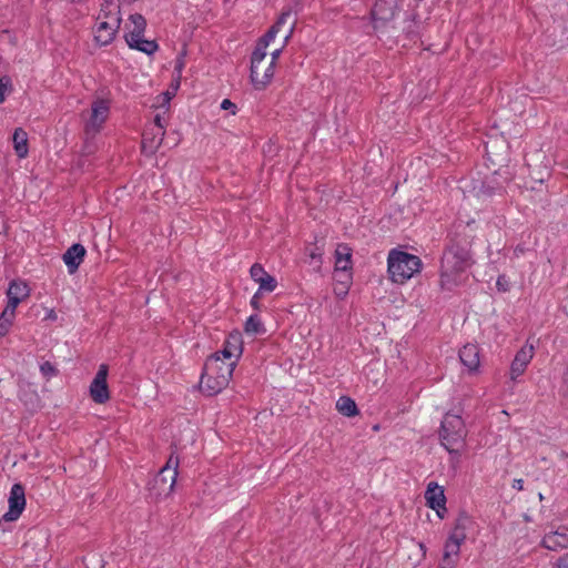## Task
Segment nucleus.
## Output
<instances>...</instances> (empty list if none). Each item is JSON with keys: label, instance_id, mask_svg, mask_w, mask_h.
Segmentation results:
<instances>
[{"label": "nucleus", "instance_id": "nucleus-43", "mask_svg": "<svg viewBox=\"0 0 568 568\" xmlns=\"http://www.w3.org/2000/svg\"><path fill=\"white\" fill-rule=\"evenodd\" d=\"M456 562H448L447 566H442L440 568H455Z\"/></svg>", "mask_w": 568, "mask_h": 568}, {"label": "nucleus", "instance_id": "nucleus-5", "mask_svg": "<svg viewBox=\"0 0 568 568\" xmlns=\"http://www.w3.org/2000/svg\"><path fill=\"white\" fill-rule=\"evenodd\" d=\"M291 17V10L282 12L276 22L267 30V32L261 37L256 43L254 51L252 52V73L253 78L257 83H265L268 80L271 72L270 68L264 70V73H260V64L264 62L266 59L267 52L266 49L272 41H274L275 37L280 32L281 28L286 23L287 19Z\"/></svg>", "mask_w": 568, "mask_h": 568}, {"label": "nucleus", "instance_id": "nucleus-41", "mask_svg": "<svg viewBox=\"0 0 568 568\" xmlns=\"http://www.w3.org/2000/svg\"><path fill=\"white\" fill-rule=\"evenodd\" d=\"M267 63L266 60L264 59V62L262 64H260V73L263 74L264 73V70L266 69L267 67Z\"/></svg>", "mask_w": 568, "mask_h": 568}, {"label": "nucleus", "instance_id": "nucleus-30", "mask_svg": "<svg viewBox=\"0 0 568 568\" xmlns=\"http://www.w3.org/2000/svg\"><path fill=\"white\" fill-rule=\"evenodd\" d=\"M466 518H458L448 539L462 545L466 539Z\"/></svg>", "mask_w": 568, "mask_h": 568}, {"label": "nucleus", "instance_id": "nucleus-35", "mask_svg": "<svg viewBox=\"0 0 568 568\" xmlns=\"http://www.w3.org/2000/svg\"><path fill=\"white\" fill-rule=\"evenodd\" d=\"M221 109L232 110V113L235 114L236 105L231 100L224 99L221 103Z\"/></svg>", "mask_w": 568, "mask_h": 568}, {"label": "nucleus", "instance_id": "nucleus-10", "mask_svg": "<svg viewBox=\"0 0 568 568\" xmlns=\"http://www.w3.org/2000/svg\"><path fill=\"white\" fill-rule=\"evenodd\" d=\"M9 509L2 516L1 520L14 521L17 520L26 508V494L24 487L21 484H14L11 487L9 499Z\"/></svg>", "mask_w": 568, "mask_h": 568}, {"label": "nucleus", "instance_id": "nucleus-16", "mask_svg": "<svg viewBox=\"0 0 568 568\" xmlns=\"http://www.w3.org/2000/svg\"><path fill=\"white\" fill-rule=\"evenodd\" d=\"M544 548L551 551H559L568 548V528L560 527L545 534L541 544Z\"/></svg>", "mask_w": 568, "mask_h": 568}, {"label": "nucleus", "instance_id": "nucleus-39", "mask_svg": "<svg viewBox=\"0 0 568 568\" xmlns=\"http://www.w3.org/2000/svg\"><path fill=\"white\" fill-rule=\"evenodd\" d=\"M40 369L44 375L54 373V367L49 362L43 363Z\"/></svg>", "mask_w": 568, "mask_h": 568}, {"label": "nucleus", "instance_id": "nucleus-22", "mask_svg": "<svg viewBox=\"0 0 568 568\" xmlns=\"http://www.w3.org/2000/svg\"><path fill=\"white\" fill-rule=\"evenodd\" d=\"M120 27L109 24L108 22L98 21V24L93 31L94 33V42L99 47H104L111 44L116 33L119 32Z\"/></svg>", "mask_w": 568, "mask_h": 568}, {"label": "nucleus", "instance_id": "nucleus-11", "mask_svg": "<svg viewBox=\"0 0 568 568\" xmlns=\"http://www.w3.org/2000/svg\"><path fill=\"white\" fill-rule=\"evenodd\" d=\"M535 346L528 342L516 353L510 364V379L516 382L527 369L529 363L534 358Z\"/></svg>", "mask_w": 568, "mask_h": 568}, {"label": "nucleus", "instance_id": "nucleus-6", "mask_svg": "<svg viewBox=\"0 0 568 568\" xmlns=\"http://www.w3.org/2000/svg\"><path fill=\"white\" fill-rule=\"evenodd\" d=\"M180 460L173 454L169 457L165 465L160 469L153 479V489H156L158 496H169L172 494L178 478Z\"/></svg>", "mask_w": 568, "mask_h": 568}, {"label": "nucleus", "instance_id": "nucleus-7", "mask_svg": "<svg viewBox=\"0 0 568 568\" xmlns=\"http://www.w3.org/2000/svg\"><path fill=\"white\" fill-rule=\"evenodd\" d=\"M352 248L346 244H338L335 250L334 277L339 284H344V294L347 293L352 280Z\"/></svg>", "mask_w": 568, "mask_h": 568}, {"label": "nucleus", "instance_id": "nucleus-44", "mask_svg": "<svg viewBox=\"0 0 568 568\" xmlns=\"http://www.w3.org/2000/svg\"><path fill=\"white\" fill-rule=\"evenodd\" d=\"M538 497H539V499H540V500H542V499H544L542 494H539V495H538Z\"/></svg>", "mask_w": 568, "mask_h": 568}, {"label": "nucleus", "instance_id": "nucleus-18", "mask_svg": "<svg viewBox=\"0 0 568 568\" xmlns=\"http://www.w3.org/2000/svg\"><path fill=\"white\" fill-rule=\"evenodd\" d=\"M459 359L469 373H476L480 366V352L476 344H466L459 351Z\"/></svg>", "mask_w": 568, "mask_h": 568}, {"label": "nucleus", "instance_id": "nucleus-9", "mask_svg": "<svg viewBox=\"0 0 568 568\" xmlns=\"http://www.w3.org/2000/svg\"><path fill=\"white\" fill-rule=\"evenodd\" d=\"M110 113V103L104 99H98L92 102L90 119L85 123V133H98Z\"/></svg>", "mask_w": 568, "mask_h": 568}, {"label": "nucleus", "instance_id": "nucleus-42", "mask_svg": "<svg viewBox=\"0 0 568 568\" xmlns=\"http://www.w3.org/2000/svg\"><path fill=\"white\" fill-rule=\"evenodd\" d=\"M341 285H342V287H341V288H338V291H337V290L335 291L337 296H344V295H345V294L343 293V291H344V284H341Z\"/></svg>", "mask_w": 568, "mask_h": 568}, {"label": "nucleus", "instance_id": "nucleus-17", "mask_svg": "<svg viewBox=\"0 0 568 568\" xmlns=\"http://www.w3.org/2000/svg\"><path fill=\"white\" fill-rule=\"evenodd\" d=\"M250 276L255 283L258 284V291L271 293L275 291L277 286L275 277L270 275L258 263H254L251 266Z\"/></svg>", "mask_w": 568, "mask_h": 568}, {"label": "nucleus", "instance_id": "nucleus-32", "mask_svg": "<svg viewBox=\"0 0 568 568\" xmlns=\"http://www.w3.org/2000/svg\"><path fill=\"white\" fill-rule=\"evenodd\" d=\"M460 546L462 545L447 539V541L445 544V549H444V558H443L444 565L443 566H447L448 562H455L454 560H450V557L458 556Z\"/></svg>", "mask_w": 568, "mask_h": 568}, {"label": "nucleus", "instance_id": "nucleus-36", "mask_svg": "<svg viewBox=\"0 0 568 568\" xmlns=\"http://www.w3.org/2000/svg\"><path fill=\"white\" fill-rule=\"evenodd\" d=\"M261 293L262 291H258L253 295V297L251 298V306L254 308V310H260V300H261Z\"/></svg>", "mask_w": 568, "mask_h": 568}, {"label": "nucleus", "instance_id": "nucleus-40", "mask_svg": "<svg viewBox=\"0 0 568 568\" xmlns=\"http://www.w3.org/2000/svg\"><path fill=\"white\" fill-rule=\"evenodd\" d=\"M511 487L519 491L523 490L524 489V480L521 478L514 479Z\"/></svg>", "mask_w": 568, "mask_h": 568}, {"label": "nucleus", "instance_id": "nucleus-29", "mask_svg": "<svg viewBox=\"0 0 568 568\" xmlns=\"http://www.w3.org/2000/svg\"><path fill=\"white\" fill-rule=\"evenodd\" d=\"M16 318V310L8 306L0 314V337H4L11 329Z\"/></svg>", "mask_w": 568, "mask_h": 568}, {"label": "nucleus", "instance_id": "nucleus-4", "mask_svg": "<svg viewBox=\"0 0 568 568\" xmlns=\"http://www.w3.org/2000/svg\"><path fill=\"white\" fill-rule=\"evenodd\" d=\"M466 436L467 430L463 418L459 415L447 413L442 420L439 430L440 443L445 449L458 458Z\"/></svg>", "mask_w": 568, "mask_h": 568}, {"label": "nucleus", "instance_id": "nucleus-12", "mask_svg": "<svg viewBox=\"0 0 568 568\" xmlns=\"http://www.w3.org/2000/svg\"><path fill=\"white\" fill-rule=\"evenodd\" d=\"M426 505L436 511L439 518H444L447 513L446 497L444 488L435 481H430L427 485L425 491Z\"/></svg>", "mask_w": 568, "mask_h": 568}, {"label": "nucleus", "instance_id": "nucleus-37", "mask_svg": "<svg viewBox=\"0 0 568 568\" xmlns=\"http://www.w3.org/2000/svg\"><path fill=\"white\" fill-rule=\"evenodd\" d=\"M556 568H568V552L559 557Z\"/></svg>", "mask_w": 568, "mask_h": 568}, {"label": "nucleus", "instance_id": "nucleus-24", "mask_svg": "<svg viewBox=\"0 0 568 568\" xmlns=\"http://www.w3.org/2000/svg\"><path fill=\"white\" fill-rule=\"evenodd\" d=\"M18 397L30 410H36L40 407V396L38 395L33 385L30 383L23 382L19 384Z\"/></svg>", "mask_w": 568, "mask_h": 568}, {"label": "nucleus", "instance_id": "nucleus-27", "mask_svg": "<svg viewBox=\"0 0 568 568\" xmlns=\"http://www.w3.org/2000/svg\"><path fill=\"white\" fill-rule=\"evenodd\" d=\"M126 43L131 49L139 50L148 55H152L159 49V45L154 40H146L143 37L135 38V42L126 40Z\"/></svg>", "mask_w": 568, "mask_h": 568}, {"label": "nucleus", "instance_id": "nucleus-23", "mask_svg": "<svg viewBox=\"0 0 568 568\" xmlns=\"http://www.w3.org/2000/svg\"><path fill=\"white\" fill-rule=\"evenodd\" d=\"M87 251L82 244L75 243L71 245L63 254V262L68 267L69 274H73L82 263Z\"/></svg>", "mask_w": 568, "mask_h": 568}, {"label": "nucleus", "instance_id": "nucleus-34", "mask_svg": "<svg viewBox=\"0 0 568 568\" xmlns=\"http://www.w3.org/2000/svg\"><path fill=\"white\" fill-rule=\"evenodd\" d=\"M152 128H161L162 130H165V121L164 118L161 114H156L154 116V122L151 125Z\"/></svg>", "mask_w": 568, "mask_h": 568}, {"label": "nucleus", "instance_id": "nucleus-33", "mask_svg": "<svg viewBox=\"0 0 568 568\" xmlns=\"http://www.w3.org/2000/svg\"><path fill=\"white\" fill-rule=\"evenodd\" d=\"M11 85V80L9 77L0 78V103L6 100V91Z\"/></svg>", "mask_w": 568, "mask_h": 568}, {"label": "nucleus", "instance_id": "nucleus-14", "mask_svg": "<svg viewBox=\"0 0 568 568\" xmlns=\"http://www.w3.org/2000/svg\"><path fill=\"white\" fill-rule=\"evenodd\" d=\"M165 130L161 128H146L142 135L141 149L145 155H153L162 144Z\"/></svg>", "mask_w": 568, "mask_h": 568}, {"label": "nucleus", "instance_id": "nucleus-8", "mask_svg": "<svg viewBox=\"0 0 568 568\" xmlns=\"http://www.w3.org/2000/svg\"><path fill=\"white\" fill-rule=\"evenodd\" d=\"M108 374L109 366L106 364H101L90 384V396L97 404H104L110 399V390L106 382Z\"/></svg>", "mask_w": 568, "mask_h": 568}, {"label": "nucleus", "instance_id": "nucleus-2", "mask_svg": "<svg viewBox=\"0 0 568 568\" xmlns=\"http://www.w3.org/2000/svg\"><path fill=\"white\" fill-rule=\"evenodd\" d=\"M235 368V361L226 362L220 353L211 355L205 364L200 379V389L207 396L221 393L230 383Z\"/></svg>", "mask_w": 568, "mask_h": 568}, {"label": "nucleus", "instance_id": "nucleus-19", "mask_svg": "<svg viewBox=\"0 0 568 568\" xmlns=\"http://www.w3.org/2000/svg\"><path fill=\"white\" fill-rule=\"evenodd\" d=\"M293 28L294 26H292L290 29H288V32L287 34L285 36L284 38V42H283V45L276 50H274L272 53H271V59L267 63V67L266 68H270L271 69V72L267 71V74H270L268 77V80L263 84L261 83H257L254 78H253V73H252V67L250 68V79H251V82L254 87V89L256 90H264L272 81L273 77H274V70H275V65H276V62L283 51V48L287 44L290 38L292 37V33H293Z\"/></svg>", "mask_w": 568, "mask_h": 568}, {"label": "nucleus", "instance_id": "nucleus-3", "mask_svg": "<svg viewBox=\"0 0 568 568\" xmlns=\"http://www.w3.org/2000/svg\"><path fill=\"white\" fill-rule=\"evenodd\" d=\"M422 260L414 254L393 248L387 256V272L389 280L396 284H404L422 271Z\"/></svg>", "mask_w": 568, "mask_h": 568}, {"label": "nucleus", "instance_id": "nucleus-31", "mask_svg": "<svg viewBox=\"0 0 568 568\" xmlns=\"http://www.w3.org/2000/svg\"><path fill=\"white\" fill-rule=\"evenodd\" d=\"M244 329L247 334H251V335H262L266 332L261 318L256 314L251 315L246 320Z\"/></svg>", "mask_w": 568, "mask_h": 568}, {"label": "nucleus", "instance_id": "nucleus-15", "mask_svg": "<svg viewBox=\"0 0 568 568\" xmlns=\"http://www.w3.org/2000/svg\"><path fill=\"white\" fill-rule=\"evenodd\" d=\"M30 295V288L28 284L22 280H13L10 282L7 290L8 307L17 310L18 305L28 298Z\"/></svg>", "mask_w": 568, "mask_h": 568}, {"label": "nucleus", "instance_id": "nucleus-38", "mask_svg": "<svg viewBox=\"0 0 568 568\" xmlns=\"http://www.w3.org/2000/svg\"><path fill=\"white\" fill-rule=\"evenodd\" d=\"M496 285H497L498 290L501 292L508 291V285H507V282L505 281L504 276L498 277Z\"/></svg>", "mask_w": 568, "mask_h": 568}, {"label": "nucleus", "instance_id": "nucleus-21", "mask_svg": "<svg viewBox=\"0 0 568 568\" xmlns=\"http://www.w3.org/2000/svg\"><path fill=\"white\" fill-rule=\"evenodd\" d=\"M242 338L240 334H231L225 343L222 351H220V357H222L226 362L235 361L237 362L239 357L242 354Z\"/></svg>", "mask_w": 568, "mask_h": 568}, {"label": "nucleus", "instance_id": "nucleus-1", "mask_svg": "<svg viewBox=\"0 0 568 568\" xmlns=\"http://www.w3.org/2000/svg\"><path fill=\"white\" fill-rule=\"evenodd\" d=\"M470 265L467 245L452 241L444 251L440 263V287L450 291L460 283V275Z\"/></svg>", "mask_w": 568, "mask_h": 568}, {"label": "nucleus", "instance_id": "nucleus-25", "mask_svg": "<svg viewBox=\"0 0 568 568\" xmlns=\"http://www.w3.org/2000/svg\"><path fill=\"white\" fill-rule=\"evenodd\" d=\"M13 149L19 159L28 156V134L22 128H17L12 135Z\"/></svg>", "mask_w": 568, "mask_h": 568}, {"label": "nucleus", "instance_id": "nucleus-26", "mask_svg": "<svg viewBox=\"0 0 568 568\" xmlns=\"http://www.w3.org/2000/svg\"><path fill=\"white\" fill-rule=\"evenodd\" d=\"M130 23L133 26L132 30L125 33L124 38L135 42V38L143 37L146 28V21L140 13H133L129 17Z\"/></svg>", "mask_w": 568, "mask_h": 568}, {"label": "nucleus", "instance_id": "nucleus-28", "mask_svg": "<svg viewBox=\"0 0 568 568\" xmlns=\"http://www.w3.org/2000/svg\"><path fill=\"white\" fill-rule=\"evenodd\" d=\"M336 409L346 417H353L358 414L356 403L348 396H342L337 399Z\"/></svg>", "mask_w": 568, "mask_h": 568}, {"label": "nucleus", "instance_id": "nucleus-20", "mask_svg": "<svg viewBox=\"0 0 568 568\" xmlns=\"http://www.w3.org/2000/svg\"><path fill=\"white\" fill-rule=\"evenodd\" d=\"M98 21L120 27L122 22L120 6L114 0H104L101 4Z\"/></svg>", "mask_w": 568, "mask_h": 568}, {"label": "nucleus", "instance_id": "nucleus-13", "mask_svg": "<svg viewBox=\"0 0 568 568\" xmlns=\"http://www.w3.org/2000/svg\"><path fill=\"white\" fill-rule=\"evenodd\" d=\"M400 9V0H376L372 10L374 21L388 22L395 18Z\"/></svg>", "mask_w": 568, "mask_h": 568}]
</instances>
